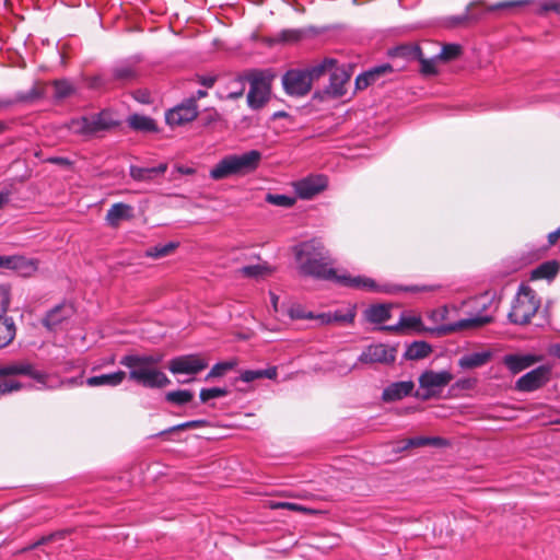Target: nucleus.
Listing matches in <instances>:
<instances>
[{
	"label": "nucleus",
	"mask_w": 560,
	"mask_h": 560,
	"mask_svg": "<svg viewBox=\"0 0 560 560\" xmlns=\"http://www.w3.org/2000/svg\"><path fill=\"white\" fill-rule=\"evenodd\" d=\"M294 254L299 270L302 275L320 280L334 281L343 287L389 294L398 292L417 293L434 290V287L430 285H380L372 278L364 276L352 277L346 272L338 273L337 270L331 267L328 253L323 243L316 238L298 244L294 247Z\"/></svg>",
	"instance_id": "nucleus-1"
},
{
	"label": "nucleus",
	"mask_w": 560,
	"mask_h": 560,
	"mask_svg": "<svg viewBox=\"0 0 560 560\" xmlns=\"http://www.w3.org/2000/svg\"><path fill=\"white\" fill-rule=\"evenodd\" d=\"M162 359L161 354L130 353L124 355L119 364L128 369L130 381L145 388H163L171 380L158 368Z\"/></svg>",
	"instance_id": "nucleus-2"
},
{
	"label": "nucleus",
	"mask_w": 560,
	"mask_h": 560,
	"mask_svg": "<svg viewBox=\"0 0 560 560\" xmlns=\"http://www.w3.org/2000/svg\"><path fill=\"white\" fill-rule=\"evenodd\" d=\"M118 126L112 114L107 110L83 115L72 118L68 124V130L84 140L101 137L104 132Z\"/></svg>",
	"instance_id": "nucleus-3"
},
{
	"label": "nucleus",
	"mask_w": 560,
	"mask_h": 560,
	"mask_svg": "<svg viewBox=\"0 0 560 560\" xmlns=\"http://www.w3.org/2000/svg\"><path fill=\"white\" fill-rule=\"evenodd\" d=\"M260 160L261 153L257 150H250L243 154L226 155L211 168L210 177L219 180L232 175L249 173L257 168Z\"/></svg>",
	"instance_id": "nucleus-4"
},
{
	"label": "nucleus",
	"mask_w": 560,
	"mask_h": 560,
	"mask_svg": "<svg viewBox=\"0 0 560 560\" xmlns=\"http://www.w3.org/2000/svg\"><path fill=\"white\" fill-rule=\"evenodd\" d=\"M447 315L448 307L446 305L433 310L430 313V318L436 324V326L430 330L439 336H442L464 329L482 327L492 322V316L477 314L454 323L444 324L443 322L447 318Z\"/></svg>",
	"instance_id": "nucleus-5"
},
{
	"label": "nucleus",
	"mask_w": 560,
	"mask_h": 560,
	"mask_svg": "<svg viewBox=\"0 0 560 560\" xmlns=\"http://www.w3.org/2000/svg\"><path fill=\"white\" fill-rule=\"evenodd\" d=\"M540 300L528 285L522 284L512 302L508 314L509 320L515 325H525L537 313Z\"/></svg>",
	"instance_id": "nucleus-6"
},
{
	"label": "nucleus",
	"mask_w": 560,
	"mask_h": 560,
	"mask_svg": "<svg viewBox=\"0 0 560 560\" xmlns=\"http://www.w3.org/2000/svg\"><path fill=\"white\" fill-rule=\"evenodd\" d=\"M452 380L453 374L446 370L439 372L427 370L419 376L420 390L417 392L416 396L422 400L436 397Z\"/></svg>",
	"instance_id": "nucleus-7"
},
{
	"label": "nucleus",
	"mask_w": 560,
	"mask_h": 560,
	"mask_svg": "<svg viewBox=\"0 0 560 560\" xmlns=\"http://www.w3.org/2000/svg\"><path fill=\"white\" fill-rule=\"evenodd\" d=\"M249 91L247 93V105L256 110L261 108L270 96V82L262 71L253 70L246 73Z\"/></svg>",
	"instance_id": "nucleus-8"
},
{
	"label": "nucleus",
	"mask_w": 560,
	"mask_h": 560,
	"mask_svg": "<svg viewBox=\"0 0 560 560\" xmlns=\"http://www.w3.org/2000/svg\"><path fill=\"white\" fill-rule=\"evenodd\" d=\"M284 92L290 96L302 97L312 89L311 78L304 69H290L281 78Z\"/></svg>",
	"instance_id": "nucleus-9"
},
{
	"label": "nucleus",
	"mask_w": 560,
	"mask_h": 560,
	"mask_svg": "<svg viewBox=\"0 0 560 560\" xmlns=\"http://www.w3.org/2000/svg\"><path fill=\"white\" fill-rule=\"evenodd\" d=\"M530 0H509L498 2L493 5L486 7L482 1H472L470 2L465 11L467 14V19L470 25L478 23L483 20L489 12L501 10V9H511L516 7L527 5Z\"/></svg>",
	"instance_id": "nucleus-10"
},
{
	"label": "nucleus",
	"mask_w": 560,
	"mask_h": 560,
	"mask_svg": "<svg viewBox=\"0 0 560 560\" xmlns=\"http://www.w3.org/2000/svg\"><path fill=\"white\" fill-rule=\"evenodd\" d=\"M198 112L194 98H185L165 113V120L171 127L183 126L195 120Z\"/></svg>",
	"instance_id": "nucleus-11"
},
{
	"label": "nucleus",
	"mask_w": 560,
	"mask_h": 560,
	"mask_svg": "<svg viewBox=\"0 0 560 560\" xmlns=\"http://www.w3.org/2000/svg\"><path fill=\"white\" fill-rule=\"evenodd\" d=\"M551 376V368L539 365L536 369L522 375L515 382V389L523 393H530L546 385Z\"/></svg>",
	"instance_id": "nucleus-12"
},
{
	"label": "nucleus",
	"mask_w": 560,
	"mask_h": 560,
	"mask_svg": "<svg viewBox=\"0 0 560 560\" xmlns=\"http://www.w3.org/2000/svg\"><path fill=\"white\" fill-rule=\"evenodd\" d=\"M396 360V349L384 343H373L363 349L358 357L361 364H392Z\"/></svg>",
	"instance_id": "nucleus-13"
},
{
	"label": "nucleus",
	"mask_w": 560,
	"mask_h": 560,
	"mask_svg": "<svg viewBox=\"0 0 560 560\" xmlns=\"http://www.w3.org/2000/svg\"><path fill=\"white\" fill-rule=\"evenodd\" d=\"M14 376H30L39 383L44 382L45 375L34 369L26 360L12 361L0 366V380H13Z\"/></svg>",
	"instance_id": "nucleus-14"
},
{
	"label": "nucleus",
	"mask_w": 560,
	"mask_h": 560,
	"mask_svg": "<svg viewBox=\"0 0 560 560\" xmlns=\"http://www.w3.org/2000/svg\"><path fill=\"white\" fill-rule=\"evenodd\" d=\"M207 366L208 363L196 354L179 355L168 363V370L173 374L195 375Z\"/></svg>",
	"instance_id": "nucleus-15"
},
{
	"label": "nucleus",
	"mask_w": 560,
	"mask_h": 560,
	"mask_svg": "<svg viewBox=\"0 0 560 560\" xmlns=\"http://www.w3.org/2000/svg\"><path fill=\"white\" fill-rule=\"evenodd\" d=\"M328 184L324 175H310L294 183V190L301 199H311L326 189Z\"/></svg>",
	"instance_id": "nucleus-16"
},
{
	"label": "nucleus",
	"mask_w": 560,
	"mask_h": 560,
	"mask_svg": "<svg viewBox=\"0 0 560 560\" xmlns=\"http://www.w3.org/2000/svg\"><path fill=\"white\" fill-rule=\"evenodd\" d=\"M126 372L124 371H116L108 374H101L88 377L85 381H83L82 377H72L67 381L70 385H82L86 384L90 387H98V386H106V387H116L120 385L124 380L126 378Z\"/></svg>",
	"instance_id": "nucleus-17"
},
{
	"label": "nucleus",
	"mask_w": 560,
	"mask_h": 560,
	"mask_svg": "<svg viewBox=\"0 0 560 560\" xmlns=\"http://www.w3.org/2000/svg\"><path fill=\"white\" fill-rule=\"evenodd\" d=\"M73 306L69 303H61L47 312L43 318V325L50 331L57 330L65 320L73 315Z\"/></svg>",
	"instance_id": "nucleus-18"
},
{
	"label": "nucleus",
	"mask_w": 560,
	"mask_h": 560,
	"mask_svg": "<svg viewBox=\"0 0 560 560\" xmlns=\"http://www.w3.org/2000/svg\"><path fill=\"white\" fill-rule=\"evenodd\" d=\"M1 261V264H4V269L13 270L22 277L32 276L38 268L36 259L27 258L25 256H5V259Z\"/></svg>",
	"instance_id": "nucleus-19"
},
{
	"label": "nucleus",
	"mask_w": 560,
	"mask_h": 560,
	"mask_svg": "<svg viewBox=\"0 0 560 560\" xmlns=\"http://www.w3.org/2000/svg\"><path fill=\"white\" fill-rule=\"evenodd\" d=\"M415 388L412 381H400L390 383L383 389L382 399L386 402L400 400L409 396Z\"/></svg>",
	"instance_id": "nucleus-20"
},
{
	"label": "nucleus",
	"mask_w": 560,
	"mask_h": 560,
	"mask_svg": "<svg viewBox=\"0 0 560 560\" xmlns=\"http://www.w3.org/2000/svg\"><path fill=\"white\" fill-rule=\"evenodd\" d=\"M133 218V208L124 202L114 203L106 213V222L112 228H117L121 221Z\"/></svg>",
	"instance_id": "nucleus-21"
},
{
	"label": "nucleus",
	"mask_w": 560,
	"mask_h": 560,
	"mask_svg": "<svg viewBox=\"0 0 560 560\" xmlns=\"http://www.w3.org/2000/svg\"><path fill=\"white\" fill-rule=\"evenodd\" d=\"M308 31L305 28H287L280 31L272 37L265 38V43L272 46L276 44H293L302 40Z\"/></svg>",
	"instance_id": "nucleus-22"
},
{
	"label": "nucleus",
	"mask_w": 560,
	"mask_h": 560,
	"mask_svg": "<svg viewBox=\"0 0 560 560\" xmlns=\"http://www.w3.org/2000/svg\"><path fill=\"white\" fill-rule=\"evenodd\" d=\"M536 362V357L532 354H506L503 358L504 365L511 373L517 374Z\"/></svg>",
	"instance_id": "nucleus-23"
},
{
	"label": "nucleus",
	"mask_w": 560,
	"mask_h": 560,
	"mask_svg": "<svg viewBox=\"0 0 560 560\" xmlns=\"http://www.w3.org/2000/svg\"><path fill=\"white\" fill-rule=\"evenodd\" d=\"M167 170V165L162 163L153 167H140L131 165L129 168L130 176L137 182H150L159 175H163Z\"/></svg>",
	"instance_id": "nucleus-24"
},
{
	"label": "nucleus",
	"mask_w": 560,
	"mask_h": 560,
	"mask_svg": "<svg viewBox=\"0 0 560 560\" xmlns=\"http://www.w3.org/2000/svg\"><path fill=\"white\" fill-rule=\"evenodd\" d=\"M390 304H372L363 312L364 318L372 324H383L390 318Z\"/></svg>",
	"instance_id": "nucleus-25"
},
{
	"label": "nucleus",
	"mask_w": 560,
	"mask_h": 560,
	"mask_svg": "<svg viewBox=\"0 0 560 560\" xmlns=\"http://www.w3.org/2000/svg\"><path fill=\"white\" fill-rule=\"evenodd\" d=\"M392 71H393V68L388 63L374 67V68L370 69L369 71L357 77V79H355L357 89H360V90L365 89L370 84L375 83L381 74L392 72Z\"/></svg>",
	"instance_id": "nucleus-26"
},
{
	"label": "nucleus",
	"mask_w": 560,
	"mask_h": 560,
	"mask_svg": "<svg viewBox=\"0 0 560 560\" xmlns=\"http://www.w3.org/2000/svg\"><path fill=\"white\" fill-rule=\"evenodd\" d=\"M350 80V75L340 69L331 71L327 92L332 96H342L346 93L345 85Z\"/></svg>",
	"instance_id": "nucleus-27"
},
{
	"label": "nucleus",
	"mask_w": 560,
	"mask_h": 560,
	"mask_svg": "<svg viewBox=\"0 0 560 560\" xmlns=\"http://www.w3.org/2000/svg\"><path fill=\"white\" fill-rule=\"evenodd\" d=\"M113 78L117 81H130L136 78V61L124 60L115 65L112 69Z\"/></svg>",
	"instance_id": "nucleus-28"
},
{
	"label": "nucleus",
	"mask_w": 560,
	"mask_h": 560,
	"mask_svg": "<svg viewBox=\"0 0 560 560\" xmlns=\"http://www.w3.org/2000/svg\"><path fill=\"white\" fill-rule=\"evenodd\" d=\"M560 264L557 260H548L540 264L530 272L532 280L547 279L552 280L559 272Z\"/></svg>",
	"instance_id": "nucleus-29"
},
{
	"label": "nucleus",
	"mask_w": 560,
	"mask_h": 560,
	"mask_svg": "<svg viewBox=\"0 0 560 560\" xmlns=\"http://www.w3.org/2000/svg\"><path fill=\"white\" fill-rule=\"evenodd\" d=\"M16 336V326L13 318H0V350L8 347Z\"/></svg>",
	"instance_id": "nucleus-30"
},
{
	"label": "nucleus",
	"mask_w": 560,
	"mask_h": 560,
	"mask_svg": "<svg viewBox=\"0 0 560 560\" xmlns=\"http://www.w3.org/2000/svg\"><path fill=\"white\" fill-rule=\"evenodd\" d=\"M491 358V353L488 351L485 352H474L469 354L463 355L459 361L458 365L462 369H474L479 368L486 364Z\"/></svg>",
	"instance_id": "nucleus-31"
},
{
	"label": "nucleus",
	"mask_w": 560,
	"mask_h": 560,
	"mask_svg": "<svg viewBox=\"0 0 560 560\" xmlns=\"http://www.w3.org/2000/svg\"><path fill=\"white\" fill-rule=\"evenodd\" d=\"M128 125L138 131L153 132L156 131L155 121L144 115L133 114L128 118Z\"/></svg>",
	"instance_id": "nucleus-32"
},
{
	"label": "nucleus",
	"mask_w": 560,
	"mask_h": 560,
	"mask_svg": "<svg viewBox=\"0 0 560 560\" xmlns=\"http://www.w3.org/2000/svg\"><path fill=\"white\" fill-rule=\"evenodd\" d=\"M247 78L246 74L238 75L229 81L226 85V100H237L243 96L246 89Z\"/></svg>",
	"instance_id": "nucleus-33"
},
{
	"label": "nucleus",
	"mask_w": 560,
	"mask_h": 560,
	"mask_svg": "<svg viewBox=\"0 0 560 560\" xmlns=\"http://www.w3.org/2000/svg\"><path fill=\"white\" fill-rule=\"evenodd\" d=\"M278 375L277 368L270 366L265 370H245L241 373L240 378L245 383H250L258 378L275 380Z\"/></svg>",
	"instance_id": "nucleus-34"
},
{
	"label": "nucleus",
	"mask_w": 560,
	"mask_h": 560,
	"mask_svg": "<svg viewBox=\"0 0 560 560\" xmlns=\"http://www.w3.org/2000/svg\"><path fill=\"white\" fill-rule=\"evenodd\" d=\"M431 351V346L425 341H415L407 347L405 358L408 360H419L428 357Z\"/></svg>",
	"instance_id": "nucleus-35"
},
{
	"label": "nucleus",
	"mask_w": 560,
	"mask_h": 560,
	"mask_svg": "<svg viewBox=\"0 0 560 560\" xmlns=\"http://www.w3.org/2000/svg\"><path fill=\"white\" fill-rule=\"evenodd\" d=\"M528 4H533V12L542 15L548 12H555L560 15V0H530Z\"/></svg>",
	"instance_id": "nucleus-36"
},
{
	"label": "nucleus",
	"mask_w": 560,
	"mask_h": 560,
	"mask_svg": "<svg viewBox=\"0 0 560 560\" xmlns=\"http://www.w3.org/2000/svg\"><path fill=\"white\" fill-rule=\"evenodd\" d=\"M422 50L418 45H401L393 49V57H400L406 60L421 59Z\"/></svg>",
	"instance_id": "nucleus-37"
},
{
	"label": "nucleus",
	"mask_w": 560,
	"mask_h": 560,
	"mask_svg": "<svg viewBox=\"0 0 560 560\" xmlns=\"http://www.w3.org/2000/svg\"><path fill=\"white\" fill-rule=\"evenodd\" d=\"M421 318L416 315H401L399 322L394 326H383L384 330H399L402 328H410L415 330L421 329Z\"/></svg>",
	"instance_id": "nucleus-38"
},
{
	"label": "nucleus",
	"mask_w": 560,
	"mask_h": 560,
	"mask_svg": "<svg viewBox=\"0 0 560 560\" xmlns=\"http://www.w3.org/2000/svg\"><path fill=\"white\" fill-rule=\"evenodd\" d=\"M440 25L448 30L470 26L466 11H464L462 14L442 18L440 20Z\"/></svg>",
	"instance_id": "nucleus-39"
},
{
	"label": "nucleus",
	"mask_w": 560,
	"mask_h": 560,
	"mask_svg": "<svg viewBox=\"0 0 560 560\" xmlns=\"http://www.w3.org/2000/svg\"><path fill=\"white\" fill-rule=\"evenodd\" d=\"M194 398V393L188 389H178L168 392L165 395V399L167 402H171L176 406H184L191 401Z\"/></svg>",
	"instance_id": "nucleus-40"
},
{
	"label": "nucleus",
	"mask_w": 560,
	"mask_h": 560,
	"mask_svg": "<svg viewBox=\"0 0 560 560\" xmlns=\"http://www.w3.org/2000/svg\"><path fill=\"white\" fill-rule=\"evenodd\" d=\"M334 65H335V60L327 58L315 66L305 68L304 71L310 75L311 83H313V81L315 79H318L319 77H322L327 70L331 69Z\"/></svg>",
	"instance_id": "nucleus-41"
},
{
	"label": "nucleus",
	"mask_w": 560,
	"mask_h": 560,
	"mask_svg": "<svg viewBox=\"0 0 560 560\" xmlns=\"http://www.w3.org/2000/svg\"><path fill=\"white\" fill-rule=\"evenodd\" d=\"M54 85V97L56 100H63L70 96L74 92V88L72 83L66 79L56 80L52 83Z\"/></svg>",
	"instance_id": "nucleus-42"
},
{
	"label": "nucleus",
	"mask_w": 560,
	"mask_h": 560,
	"mask_svg": "<svg viewBox=\"0 0 560 560\" xmlns=\"http://www.w3.org/2000/svg\"><path fill=\"white\" fill-rule=\"evenodd\" d=\"M177 247V243L168 242L166 244H158L147 249L145 255L151 258H161L170 255Z\"/></svg>",
	"instance_id": "nucleus-43"
},
{
	"label": "nucleus",
	"mask_w": 560,
	"mask_h": 560,
	"mask_svg": "<svg viewBox=\"0 0 560 560\" xmlns=\"http://www.w3.org/2000/svg\"><path fill=\"white\" fill-rule=\"evenodd\" d=\"M462 52V47L458 44H445L440 52L436 55V58L443 61H451L459 57Z\"/></svg>",
	"instance_id": "nucleus-44"
},
{
	"label": "nucleus",
	"mask_w": 560,
	"mask_h": 560,
	"mask_svg": "<svg viewBox=\"0 0 560 560\" xmlns=\"http://www.w3.org/2000/svg\"><path fill=\"white\" fill-rule=\"evenodd\" d=\"M355 318V306H349L346 310H336L332 312L334 323L352 324Z\"/></svg>",
	"instance_id": "nucleus-45"
},
{
	"label": "nucleus",
	"mask_w": 560,
	"mask_h": 560,
	"mask_svg": "<svg viewBox=\"0 0 560 560\" xmlns=\"http://www.w3.org/2000/svg\"><path fill=\"white\" fill-rule=\"evenodd\" d=\"M241 273L248 278H259L270 272L265 265H249L241 268Z\"/></svg>",
	"instance_id": "nucleus-46"
},
{
	"label": "nucleus",
	"mask_w": 560,
	"mask_h": 560,
	"mask_svg": "<svg viewBox=\"0 0 560 560\" xmlns=\"http://www.w3.org/2000/svg\"><path fill=\"white\" fill-rule=\"evenodd\" d=\"M266 201L270 205L290 208L294 205V198L288 195L267 194Z\"/></svg>",
	"instance_id": "nucleus-47"
},
{
	"label": "nucleus",
	"mask_w": 560,
	"mask_h": 560,
	"mask_svg": "<svg viewBox=\"0 0 560 560\" xmlns=\"http://www.w3.org/2000/svg\"><path fill=\"white\" fill-rule=\"evenodd\" d=\"M228 395V390L222 387L202 388L199 397L202 402H207L210 399L224 397Z\"/></svg>",
	"instance_id": "nucleus-48"
},
{
	"label": "nucleus",
	"mask_w": 560,
	"mask_h": 560,
	"mask_svg": "<svg viewBox=\"0 0 560 560\" xmlns=\"http://www.w3.org/2000/svg\"><path fill=\"white\" fill-rule=\"evenodd\" d=\"M436 60H440L439 58H436V56H434L431 59H427L423 57V54H421V59L417 60L421 65V67H420L421 73L424 75L435 74L438 72L436 66H435Z\"/></svg>",
	"instance_id": "nucleus-49"
},
{
	"label": "nucleus",
	"mask_w": 560,
	"mask_h": 560,
	"mask_svg": "<svg viewBox=\"0 0 560 560\" xmlns=\"http://www.w3.org/2000/svg\"><path fill=\"white\" fill-rule=\"evenodd\" d=\"M44 96V92L38 86L34 85L27 92H21L16 95L19 102H33Z\"/></svg>",
	"instance_id": "nucleus-50"
},
{
	"label": "nucleus",
	"mask_w": 560,
	"mask_h": 560,
	"mask_svg": "<svg viewBox=\"0 0 560 560\" xmlns=\"http://www.w3.org/2000/svg\"><path fill=\"white\" fill-rule=\"evenodd\" d=\"M10 305V293L9 290L0 285V318H11L7 316V312Z\"/></svg>",
	"instance_id": "nucleus-51"
},
{
	"label": "nucleus",
	"mask_w": 560,
	"mask_h": 560,
	"mask_svg": "<svg viewBox=\"0 0 560 560\" xmlns=\"http://www.w3.org/2000/svg\"><path fill=\"white\" fill-rule=\"evenodd\" d=\"M234 366L233 362H220L212 366L206 380H210L212 377L222 376L226 371L231 370Z\"/></svg>",
	"instance_id": "nucleus-52"
},
{
	"label": "nucleus",
	"mask_w": 560,
	"mask_h": 560,
	"mask_svg": "<svg viewBox=\"0 0 560 560\" xmlns=\"http://www.w3.org/2000/svg\"><path fill=\"white\" fill-rule=\"evenodd\" d=\"M23 387V384L16 380H0V395L18 392Z\"/></svg>",
	"instance_id": "nucleus-53"
},
{
	"label": "nucleus",
	"mask_w": 560,
	"mask_h": 560,
	"mask_svg": "<svg viewBox=\"0 0 560 560\" xmlns=\"http://www.w3.org/2000/svg\"><path fill=\"white\" fill-rule=\"evenodd\" d=\"M206 423L205 420H190L186 421L179 424H176L167 430H165L163 433L174 432L177 430H186V429H194V428H200Z\"/></svg>",
	"instance_id": "nucleus-54"
},
{
	"label": "nucleus",
	"mask_w": 560,
	"mask_h": 560,
	"mask_svg": "<svg viewBox=\"0 0 560 560\" xmlns=\"http://www.w3.org/2000/svg\"><path fill=\"white\" fill-rule=\"evenodd\" d=\"M273 509H287V510H291V511H301V512H306L307 509L300 505V504H296V503H292V502H278V503H275L271 505Z\"/></svg>",
	"instance_id": "nucleus-55"
},
{
	"label": "nucleus",
	"mask_w": 560,
	"mask_h": 560,
	"mask_svg": "<svg viewBox=\"0 0 560 560\" xmlns=\"http://www.w3.org/2000/svg\"><path fill=\"white\" fill-rule=\"evenodd\" d=\"M474 384H475V380H472V378H460L455 382V384L453 385V388L470 389L474 387Z\"/></svg>",
	"instance_id": "nucleus-56"
},
{
	"label": "nucleus",
	"mask_w": 560,
	"mask_h": 560,
	"mask_svg": "<svg viewBox=\"0 0 560 560\" xmlns=\"http://www.w3.org/2000/svg\"><path fill=\"white\" fill-rule=\"evenodd\" d=\"M424 445H429V440H428V438H424V436H416V438H411L407 441V446H410V447H419V446H424Z\"/></svg>",
	"instance_id": "nucleus-57"
},
{
	"label": "nucleus",
	"mask_w": 560,
	"mask_h": 560,
	"mask_svg": "<svg viewBox=\"0 0 560 560\" xmlns=\"http://www.w3.org/2000/svg\"><path fill=\"white\" fill-rule=\"evenodd\" d=\"M359 364H361V363L358 362V360L351 365L340 364L339 362H337L336 370L339 373L348 374V373L352 372L353 370L358 369Z\"/></svg>",
	"instance_id": "nucleus-58"
},
{
	"label": "nucleus",
	"mask_w": 560,
	"mask_h": 560,
	"mask_svg": "<svg viewBox=\"0 0 560 560\" xmlns=\"http://www.w3.org/2000/svg\"><path fill=\"white\" fill-rule=\"evenodd\" d=\"M11 190L7 187L0 189V210L3 209L10 201Z\"/></svg>",
	"instance_id": "nucleus-59"
},
{
	"label": "nucleus",
	"mask_w": 560,
	"mask_h": 560,
	"mask_svg": "<svg viewBox=\"0 0 560 560\" xmlns=\"http://www.w3.org/2000/svg\"><path fill=\"white\" fill-rule=\"evenodd\" d=\"M559 238H560V226L557 230H555L548 234L549 245H555Z\"/></svg>",
	"instance_id": "nucleus-60"
},
{
	"label": "nucleus",
	"mask_w": 560,
	"mask_h": 560,
	"mask_svg": "<svg viewBox=\"0 0 560 560\" xmlns=\"http://www.w3.org/2000/svg\"><path fill=\"white\" fill-rule=\"evenodd\" d=\"M316 318H318L323 324L334 323L332 312L322 313V314L317 315Z\"/></svg>",
	"instance_id": "nucleus-61"
},
{
	"label": "nucleus",
	"mask_w": 560,
	"mask_h": 560,
	"mask_svg": "<svg viewBox=\"0 0 560 560\" xmlns=\"http://www.w3.org/2000/svg\"><path fill=\"white\" fill-rule=\"evenodd\" d=\"M199 82L207 88H211L215 82V78L211 75H203L200 78Z\"/></svg>",
	"instance_id": "nucleus-62"
},
{
	"label": "nucleus",
	"mask_w": 560,
	"mask_h": 560,
	"mask_svg": "<svg viewBox=\"0 0 560 560\" xmlns=\"http://www.w3.org/2000/svg\"><path fill=\"white\" fill-rule=\"evenodd\" d=\"M208 95L207 91L205 90H198L197 92H195L191 96H189L188 98H194L195 101V104H197V101L200 100V98H203Z\"/></svg>",
	"instance_id": "nucleus-63"
},
{
	"label": "nucleus",
	"mask_w": 560,
	"mask_h": 560,
	"mask_svg": "<svg viewBox=\"0 0 560 560\" xmlns=\"http://www.w3.org/2000/svg\"><path fill=\"white\" fill-rule=\"evenodd\" d=\"M428 440L429 445L441 446L444 444V441L441 438H428Z\"/></svg>",
	"instance_id": "nucleus-64"
}]
</instances>
